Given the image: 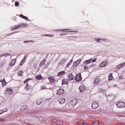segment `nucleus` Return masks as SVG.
<instances>
[{"label": "nucleus", "instance_id": "obj_22", "mask_svg": "<svg viewBox=\"0 0 125 125\" xmlns=\"http://www.w3.org/2000/svg\"><path fill=\"white\" fill-rule=\"evenodd\" d=\"M92 59H89V60H86L84 62V64L85 65H86L87 64H89V63H91V60H92Z\"/></svg>", "mask_w": 125, "mask_h": 125}, {"label": "nucleus", "instance_id": "obj_21", "mask_svg": "<svg viewBox=\"0 0 125 125\" xmlns=\"http://www.w3.org/2000/svg\"><path fill=\"white\" fill-rule=\"evenodd\" d=\"M16 63V59L13 60L10 63V66H14Z\"/></svg>", "mask_w": 125, "mask_h": 125}, {"label": "nucleus", "instance_id": "obj_34", "mask_svg": "<svg viewBox=\"0 0 125 125\" xmlns=\"http://www.w3.org/2000/svg\"><path fill=\"white\" fill-rule=\"evenodd\" d=\"M83 69H84V70H87V69H88V67H87V65H84L83 66Z\"/></svg>", "mask_w": 125, "mask_h": 125}, {"label": "nucleus", "instance_id": "obj_1", "mask_svg": "<svg viewBox=\"0 0 125 125\" xmlns=\"http://www.w3.org/2000/svg\"><path fill=\"white\" fill-rule=\"evenodd\" d=\"M78 103V100L76 99H73L71 100L68 103V106L69 108H74Z\"/></svg>", "mask_w": 125, "mask_h": 125}, {"label": "nucleus", "instance_id": "obj_38", "mask_svg": "<svg viewBox=\"0 0 125 125\" xmlns=\"http://www.w3.org/2000/svg\"><path fill=\"white\" fill-rule=\"evenodd\" d=\"M27 59V56H25L23 57L22 60H23V61H26V59Z\"/></svg>", "mask_w": 125, "mask_h": 125}, {"label": "nucleus", "instance_id": "obj_39", "mask_svg": "<svg viewBox=\"0 0 125 125\" xmlns=\"http://www.w3.org/2000/svg\"><path fill=\"white\" fill-rule=\"evenodd\" d=\"M92 63H94V62H96V58H95L92 61Z\"/></svg>", "mask_w": 125, "mask_h": 125}, {"label": "nucleus", "instance_id": "obj_28", "mask_svg": "<svg viewBox=\"0 0 125 125\" xmlns=\"http://www.w3.org/2000/svg\"><path fill=\"white\" fill-rule=\"evenodd\" d=\"M60 31H61L62 32H64V31H66V32H70V33H74L76 32L75 31H69V29H62V30H60Z\"/></svg>", "mask_w": 125, "mask_h": 125}, {"label": "nucleus", "instance_id": "obj_27", "mask_svg": "<svg viewBox=\"0 0 125 125\" xmlns=\"http://www.w3.org/2000/svg\"><path fill=\"white\" fill-rule=\"evenodd\" d=\"M54 35L53 34L48 35L45 34V35H42V37H50V38H53Z\"/></svg>", "mask_w": 125, "mask_h": 125}, {"label": "nucleus", "instance_id": "obj_50", "mask_svg": "<svg viewBox=\"0 0 125 125\" xmlns=\"http://www.w3.org/2000/svg\"><path fill=\"white\" fill-rule=\"evenodd\" d=\"M59 64H61V63L60 62Z\"/></svg>", "mask_w": 125, "mask_h": 125}, {"label": "nucleus", "instance_id": "obj_23", "mask_svg": "<svg viewBox=\"0 0 125 125\" xmlns=\"http://www.w3.org/2000/svg\"><path fill=\"white\" fill-rule=\"evenodd\" d=\"M112 80H114V77H113V73L109 74L108 76V80L112 81Z\"/></svg>", "mask_w": 125, "mask_h": 125}, {"label": "nucleus", "instance_id": "obj_45", "mask_svg": "<svg viewBox=\"0 0 125 125\" xmlns=\"http://www.w3.org/2000/svg\"><path fill=\"white\" fill-rule=\"evenodd\" d=\"M98 125H103V124H101V123H99Z\"/></svg>", "mask_w": 125, "mask_h": 125}, {"label": "nucleus", "instance_id": "obj_18", "mask_svg": "<svg viewBox=\"0 0 125 125\" xmlns=\"http://www.w3.org/2000/svg\"><path fill=\"white\" fill-rule=\"evenodd\" d=\"M65 74H66V72H65V71H62L59 72L57 75H58V77H61L63 76V75H65Z\"/></svg>", "mask_w": 125, "mask_h": 125}, {"label": "nucleus", "instance_id": "obj_44", "mask_svg": "<svg viewBox=\"0 0 125 125\" xmlns=\"http://www.w3.org/2000/svg\"><path fill=\"white\" fill-rule=\"evenodd\" d=\"M60 125H63V124H62V122H60Z\"/></svg>", "mask_w": 125, "mask_h": 125}, {"label": "nucleus", "instance_id": "obj_40", "mask_svg": "<svg viewBox=\"0 0 125 125\" xmlns=\"http://www.w3.org/2000/svg\"><path fill=\"white\" fill-rule=\"evenodd\" d=\"M24 64V62H22V61H21V62L20 63V66H22Z\"/></svg>", "mask_w": 125, "mask_h": 125}, {"label": "nucleus", "instance_id": "obj_19", "mask_svg": "<svg viewBox=\"0 0 125 125\" xmlns=\"http://www.w3.org/2000/svg\"><path fill=\"white\" fill-rule=\"evenodd\" d=\"M92 107L93 109H97V108H98V104L97 103H94L92 104Z\"/></svg>", "mask_w": 125, "mask_h": 125}, {"label": "nucleus", "instance_id": "obj_16", "mask_svg": "<svg viewBox=\"0 0 125 125\" xmlns=\"http://www.w3.org/2000/svg\"><path fill=\"white\" fill-rule=\"evenodd\" d=\"M35 78L36 80H38V81L43 80V78L42 76V75H38L35 77Z\"/></svg>", "mask_w": 125, "mask_h": 125}, {"label": "nucleus", "instance_id": "obj_5", "mask_svg": "<svg viewBox=\"0 0 125 125\" xmlns=\"http://www.w3.org/2000/svg\"><path fill=\"white\" fill-rule=\"evenodd\" d=\"M116 105L118 108H124L125 107V103L123 102H118L116 103Z\"/></svg>", "mask_w": 125, "mask_h": 125}, {"label": "nucleus", "instance_id": "obj_2", "mask_svg": "<svg viewBox=\"0 0 125 125\" xmlns=\"http://www.w3.org/2000/svg\"><path fill=\"white\" fill-rule=\"evenodd\" d=\"M24 27H25V23H21L12 27L11 30V31H15V30H18V29H21V28H24Z\"/></svg>", "mask_w": 125, "mask_h": 125}, {"label": "nucleus", "instance_id": "obj_6", "mask_svg": "<svg viewBox=\"0 0 125 125\" xmlns=\"http://www.w3.org/2000/svg\"><path fill=\"white\" fill-rule=\"evenodd\" d=\"M32 79H27L25 81H24V83H26V85L25 86V88L27 89V90H29V89H31V86L29 85V84H28L27 83L29 82V81H31Z\"/></svg>", "mask_w": 125, "mask_h": 125}, {"label": "nucleus", "instance_id": "obj_3", "mask_svg": "<svg viewBox=\"0 0 125 125\" xmlns=\"http://www.w3.org/2000/svg\"><path fill=\"white\" fill-rule=\"evenodd\" d=\"M5 94L11 95L13 93V90L12 88L7 87L5 90Z\"/></svg>", "mask_w": 125, "mask_h": 125}, {"label": "nucleus", "instance_id": "obj_35", "mask_svg": "<svg viewBox=\"0 0 125 125\" xmlns=\"http://www.w3.org/2000/svg\"><path fill=\"white\" fill-rule=\"evenodd\" d=\"M0 122H5V119H4V118H0Z\"/></svg>", "mask_w": 125, "mask_h": 125}, {"label": "nucleus", "instance_id": "obj_9", "mask_svg": "<svg viewBox=\"0 0 125 125\" xmlns=\"http://www.w3.org/2000/svg\"><path fill=\"white\" fill-rule=\"evenodd\" d=\"M82 80V74L79 73L78 74L76 75L75 77V81L76 82H81Z\"/></svg>", "mask_w": 125, "mask_h": 125}, {"label": "nucleus", "instance_id": "obj_20", "mask_svg": "<svg viewBox=\"0 0 125 125\" xmlns=\"http://www.w3.org/2000/svg\"><path fill=\"white\" fill-rule=\"evenodd\" d=\"M59 102L60 104H64L66 102V100L64 98H62L59 100Z\"/></svg>", "mask_w": 125, "mask_h": 125}, {"label": "nucleus", "instance_id": "obj_24", "mask_svg": "<svg viewBox=\"0 0 125 125\" xmlns=\"http://www.w3.org/2000/svg\"><path fill=\"white\" fill-rule=\"evenodd\" d=\"M20 17H21V18H23V19H25V20H29V19L27 17L23 16V15H20Z\"/></svg>", "mask_w": 125, "mask_h": 125}, {"label": "nucleus", "instance_id": "obj_7", "mask_svg": "<svg viewBox=\"0 0 125 125\" xmlns=\"http://www.w3.org/2000/svg\"><path fill=\"white\" fill-rule=\"evenodd\" d=\"M109 64V62L107 61H104V62H102L99 65V67L101 68H103L104 67H106Z\"/></svg>", "mask_w": 125, "mask_h": 125}, {"label": "nucleus", "instance_id": "obj_25", "mask_svg": "<svg viewBox=\"0 0 125 125\" xmlns=\"http://www.w3.org/2000/svg\"><path fill=\"white\" fill-rule=\"evenodd\" d=\"M2 83V85H5L6 84V82L5 81V79H3L2 81H0Z\"/></svg>", "mask_w": 125, "mask_h": 125}, {"label": "nucleus", "instance_id": "obj_10", "mask_svg": "<svg viewBox=\"0 0 125 125\" xmlns=\"http://www.w3.org/2000/svg\"><path fill=\"white\" fill-rule=\"evenodd\" d=\"M75 79V76L73 75L72 73H70L67 76L68 81H73Z\"/></svg>", "mask_w": 125, "mask_h": 125}, {"label": "nucleus", "instance_id": "obj_47", "mask_svg": "<svg viewBox=\"0 0 125 125\" xmlns=\"http://www.w3.org/2000/svg\"><path fill=\"white\" fill-rule=\"evenodd\" d=\"M37 105H40V104H41V103L38 104V102H37Z\"/></svg>", "mask_w": 125, "mask_h": 125}, {"label": "nucleus", "instance_id": "obj_14", "mask_svg": "<svg viewBox=\"0 0 125 125\" xmlns=\"http://www.w3.org/2000/svg\"><path fill=\"white\" fill-rule=\"evenodd\" d=\"M45 62H46V59H44L40 63V67H42L44 64H45Z\"/></svg>", "mask_w": 125, "mask_h": 125}, {"label": "nucleus", "instance_id": "obj_26", "mask_svg": "<svg viewBox=\"0 0 125 125\" xmlns=\"http://www.w3.org/2000/svg\"><path fill=\"white\" fill-rule=\"evenodd\" d=\"M72 63H73V60H71L69 61V62L67 63L66 65V67L69 68V67H70V65H71Z\"/></svg>", "mask_w": 125, "mask_h": 125}, {"label": "nucleus", "instance_id": "obj_11", "mask_svg": "<svg viewBox=\"0 0 125 125\" xmlns=\"http://www.w3.org/2000/svg\"><path fill=\"white\" fill-rule=\"evenodd\" d=\"M82 62V59H79L76 62H74L73 67H78L81 62Z\"/></svg>", "mask_w": 125, "mask_h": 125}, {"label": "nucleus", "instance_id": "obj_37", "mask_svg": "<svg viewBox=\"0 0 125 125\" xmlns=\"http://www.w3.org/2000/svg\"><path fill=\"white\" fill-rule=\"evenodd\" d=\"M46 87L44 85H42L41 86V89L42 90V89H46Z\"/></svg>", "mask_w": 125, "mask_h": 125}, {"label": "nucleus", "instance_id": "obj_12", "mask_svg": "<svg viewBox=\"0 0 125 125\" xmlns=\"http://www.w3.org/2000/svg\"><path fill=\"white\" fill-rule=\"evenodd\" d=\"M48 80L51 83H52L55 82V79L54 78V77H49L48 78Z\"/></svg>", "mask_w": 125, "mask_h": 125}, {"label": "nucleus", "instance_id": "obj_46", "mask_svg": "<svg viewBox=\"0 0 125 125\" xmlns=\"http://www.w3.org/2000/svg\"><path fill=\"white\" fill-rule=\"evenodd\" d=\"M121 125H125V123H124V124L122 123V124H121Z\"/></svg>", "mask_w": 125, "mask_h": 125}, {"label": "nucleus", "instance_id": "obj_32", "mask_svg": "<svg viewBox=\"0 0 125 125\" xmlns=\"http://www.w3.org/2000/svg\"><path fill=\"white\" fill-rule=\"evenodd\" d=\"M6 111H7V110H4V109H3L0 110V115H1V114H3V113H4V112Z\"/></svg>", "mask_w": 125, "mask_h": 125}, {"label": "nucleus", "instance_id": "obj_49", "mask_svg": "<svg viewBox=\"0 0 125 125\" xmlns=\"http://www.w3.org/2000/svg\"><path fill=\"white\" fill-rule=\"evenodd\" d=\"M64 34H60V36H63Z\"/></svg>", "mask_w": 125, "mask_h": 125}, {"label": "nucleus", "instance_id": "obj_8", "mask_svg": "<svg viewBox=\"0 0 125 125\" xmlns=\"http://www.w3.org/2000/svg\"><path fill=\"white\" fill-rule=\"evenodd\" d=\"M101 82V79L99 76H97L96 78L93 81V84H98L100 82Z\"/></svg>", "mask_w": 125, "mask_h": 125}, {"label": "nucleus", "instance_id": "obj_31", "mask_svg": "<svg viewBox=\"0 0 125 125\" xmlns=\"http://www.w3.org/2000/svg\"><path fill=\"white\" fill-rule=\"evenodd\" d=\"M100 41H103V39L100 38L95 39V41L97 42H100Z\"/></svg>", "mask_w": 125, "mask_h": 125}, {"label": "nucleus", "instance_id": "obj_13", "mask_svg": "<svg viewBox=\"0 0 125 125\" xmlns=\"http://www.w3.org/2000/svg\"><path fill=\"white\" fill-rule=\"evenodd\" d=\"M79 90H80V92L84 91V90H85V86H84V85H80L79 87Z\"/></svg>", "mask_w": 125, "mask_h": 125}, {"label": "nucleus", "instance_id": "obj_4", "mask_svg": "<svg viewBox=\"0 0 125 125\" xmlns=\"http://www.w3.org/2000/svg\"><path fill=\"white\" fill-rule=\"evenodd\" d=\"M65 93V90L63 88H60L57 90V95H63Z\"/></svg>", "mask_w": 125, "mask_h": 125}, {"label": "nucleus", "instance_id": "obj_29", "mask_svg": "<svg viewBox=\"0 0 125 125\" xmlns=\"http://www.w3.org/2000/svg\"><path fill=\"white\" fill-rule=\"evenodd\" d=\"M21 109L22 110V111L23 110H28L29 109V107L26 106H22Z\"/></svg>", "mask_w": 125, "mask_h": 125}, {"label": "nucleus", "instance_id": "obj_41", "mask_svg": "<svg viewBox=\"0 0 125 125\" xmlns=\"http://www.w3.org/2000/svg\"><path fill=\"white\" fill-rule=\"evenodd\" d=\"M24 42H25V43H26V42H31V41H24Z\"/></svg>", "mask_w": 125, "mask_h": 125}, {"label": "nucleus", "instance_id": "obj_43", "mask_svg": "<svg viewBox=\"0 0 125 125\" xmlns=\"http://www.w3.org/2000/svg\"><path fill=\"white\" fill-rule=\"evenodd\" d=\"M15 33H16V32L12 33H11V34H10V35H13V34H15Z\"/></svg>", "mask_w": 125, "mask_h": 125}, {"label": "nucleus", "instance_id": "obj_15", "mask_svg": "<svg viewBox=\"0 0 125 125\" xmlns=\"http://www.w3.org/2000/svg\"><path fill=\"white\" fill-rule=\"evenodd\" d=\"M125 66V62H123L117 66V69H122V68H124Z\"/></svg>", "mask_w": 125, "mask_h": 125}, {"label": "nucleus", "instance_id": "obj_48", "mask_svg": "<svg viewBox=\"0 0 125 125\" xmlns=\"http://www.w3.org/2000/svg\"><path fill=\"white\" fill-rule=\"evenodd\" d=\"M22 61L24 63L25 62V61H23V60H22V61Z\"/></svg>", "mask_w": 125, "mask_h": 125}, {"label": "nucleus", "instance_id": "obj_36", "mask_svg": "<svg viewBox=\"0 0 125 125\" xmlns=\"http://www.w3.org/2000/svg\"><path fill=\"white\" fill-rule=\"evenodd\" d=\"M94 125H99V122H98V121H96L94 123Z\"/></svg>", "mask_w": 125, "mask_h": 125}, {"label": "nucleus", "instance_id": "obj_30", "mask_svg": "<svg viewBox=\"0 0 125 125\" xmlns=\"http://www.w3.org/2000/svg\"><path fill=\"white\" fill-rule=\"evenodd\" d=\"M18 74L19 76L22 77V76H23V75H22L23 71L21 70H20V71L18 72Z\"/></svg>", "mask_w": 125, "mask_h": 125}, {"label": "nucleus", "instance_id": "obj_33", "mask_svg": "<svg viewBox=\"0 0 125 125\" xmlns=\"http://www.w3.org/2000/svg\"><path fill=\"white\" fill-rule=\"evenodd\" d=\"M15 6H19V2L16 1L15 3Z\"/></svg>", "mask_w": 125, "mask_h": 125}, {"label": "nucleus", "instance_id": "obj_42", "mask_svg": "<svg viewBox=\"0 0 125 125\" xmlns=\"http://www.w3.org/2000/svg\"><path fill=\"white\" fill-rule=\"evenodd\" d=\"M46 68H47V65H46L44 67V69H46Z\"/></svg>", "mask_w": 125, "mask_h": 125}, {"label": "nucleus", "instance_id": "obj_17", "mask_svg": "<svg viewBox=\"0 0 125 125\" xmlns=\"http://www.w3.org/2000/svg\"><path fill=\"white\" fill-rule=\"evenodd\" d=\"M62 85H64V84H67L68 85V81L66 79H63L62 80Z\"/></svg>", "mask_w": 125, "mask_h": 125}]
</instances>
